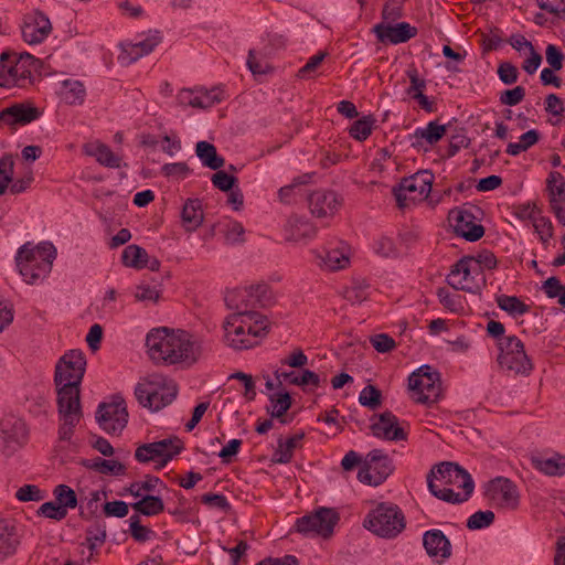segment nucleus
Segmentation results:
<instances>
[{"mask_svg": "<svg viewBox=\"0 0 565 565\" xmlns=\"http://www.w3.org/2000/svg\"><path fill=\"white\" fill-rule=\"evenodd\" d=\"M149 356L169 365H192L201 354L196 339L184 330L154 328L146 337Z\"/></svg>", "mask_w": 565, "mask_h": 565, "instance_id": "f257e3e1", "label": "nucleus"}, {"mask_svg": "<svg viewBox=\"0 0 565 565\" xmlns=\"http://www.w3.org/2000/svg\"><path fill=\"white\" fill-rule=\"evenodd\" d=\"M430 493L448 503H463L472 494L475 482L458 463L444 461L434 466L427 476Z\"/></svg>", "mask_w": 565, "mask_h": 565, "instance_id": "f03ea898", "label": "nucleus"}, {"mask_svg": "<svg viewBox=\"0 0 565 565\" xmlns=\"http://www.w3.org/2000/svg\"><path fill=\"white\" fill-rule=\"evenodd\" d=\"M223 328L227 344L236 350H245L253 348L265 337L269 322L258 311H239L227 316Z\"/></svg>", "mask_w": 565, "mask_h": 565, "instance_id": "7ed1b4c3", "label": "nucleus"}, {"mask_svg": "<svg viewBox=\"0 0 565 565\" xmlns=\"http://www.w3.org/2000/svg\"><path fill=\"white\" fill-rule=\"evenodd\" d=\"M56 248L50 242H26L15 254V266L26 284L43 281L52 270Z\"/></svg>", "mask_w": 565, "mask_h": 565, "instance_id": "20e7f679", "label": "nucleus"}, {"mask_svg": "<svg viewBox=\"0 0 565 565\" xmlns=\"http://www.w3.org/2000/svg\"><path fill=\"white\" fill-rule=\"evenodd\" d=\"M363 526L377 537L392 540L404 531L406 519L397 504L381 502L367 512Z\"/></svg>", "mask_w": 565, "mask_h": 565, "instance_id": "39448f33", "label": "nucleus"}, {"mask_svg": "<svg viewBox=\"0 0 565 565\" xmlns=\"http://www.w3.org/2000/svg\"><path fill=\"white\" fill-rule=\"evenodd\" d=\"M36 67L38 60L29 53L17 56L14 53L3 52L0 56V86L6 88L25 86L30 83Z\"/></svg>", "mask_w": 565, "mask_h": 565, "instance_id": "423d86ee", "label": "nucleus"}, {"mask_svg": "<svg viewBox=\"0 0 565 565\" xmlns=\"http://www.w3.org/2000/svg\"><path fill=\"white\" fill-rule=\"evenodd\" d=\"M265 388H279L284 386H321L319 374L305 367H271V371H263Z\"/></svg>", "mask_w": 565, "mask_h": 565, "instance_id": "0eeeda50", "label": "nucleus"}, {"mask_svg": "<svg viewBox=\"0 0 565 565\" xmlns=\"http://www.w3.org/2000/svg\"><path fill=\"white\" fill-rule=\"evenodd\" d=\"M500 353L498 362L502 370L515 375H527L532 371V362L527 356L523 342L515 335H508L498 342Z\"/></svg>", "mask_w": 565, "mask_h": 565, "instance_id": "6e6552de", "label": "nucleus"}, {"mask_svg": "<svg viewBox=\"0 0 565 565\" xmlns=\"http://www.w3.org/2000/svg\"><path fill=\"white\" fill-rule=\"evenodd\" d=\"M447 282L457 290L476 294L486 285V277L480 273L476 262L465 256L452 266Z\"/></svg>", "mask_w": 565, "mask_h": 565, "instance_id": "1a4fd4ad", "label": "nucleus"}, {"mask_svg": "<svg viewBox=\"0 0 565 565\" xmlns=\"http://www.w3.org/2000/svg\"><path fill=\"white\" fill-rule=\"evenodd\" d=\"M86 360L82 351L71 350L55 366L56 388H78L85 373Z\"/></svg>", "mask_w": 565, "mask_h": 565, "instance_id": "9d476101", "label": "nucleus"}, {"mask_svg": "<svg viewBox=\"0 0 565 565\" xmlns=\"http://www.w3.org/2000/svg\"><path fill=\"white\" fill-rule=\"evenodd\" d=\"M482 489L484 498L495 508L515 510L520 504V490L507 477H495L487 481Z\"/></svg>", "mask_w": 565, "mask_h": 565, "instance_id": "9b49d317", "label": "nucleus"}, {"mask_svg": "<svg viewBox=\"0 0 565 565\" xmlns=\"http://www.w3.org/2000/svg\"><path fill=\"white\" fill-rule=\"evenodd\" d=\"M339 519V513L334 509L319 508L315 512L297 519L296 529L306 536L328 537L332 535Z\"/></svg>", "mask_w": 565, "mask_h": 565, "instance_id": "f8f14e48", "label": "nucleus"}, {"mask_svg": "<svg viewBox=\"0 0 565 565\" xmlns=\"http://www.w3.org/2000/svg\"><path fill=\"white\" fill-rule=\"evenodd\" d=\"M393 462L381 449H373L366 455L364 465L359 469L358 480L364 484L377 487L393 472Z\"/></svg>", "mask_w": 565, "mask_h": 565, "instance_id": "ddd939ff", "label": "nucleus"}, {"mask_svg": "<svg viewBox=\"0 0 565 565\" xmlns=\"http://www.w3.org/2000/svg\"><path fill=\"white\" fill-rule=\"evenodd\" d=\"M434 174L429 171H419L408 178H404L395 190V196L401 206L407 202H420L428 199L431 192Z\"/></svg>", "mask_w": 565, "mask_h": 565, "instance_id": "4468645a", "label": "nucleus"}, {"mask_svg": "<svg viewBox=\"0 0 565 565\" xmlns=\"http://www.w3.org/2000/svg\"><path fill=\"white\" fill-rule=\"evenodd\" d=\"M96 419L106 433H121L128 422V412L124 398L117 394L113 396L111 401L99 404Z\"/></svg>", "mask_w": 565, "mask_h": 565, "instance_id": "2eb2a0df", "label": "nucleus"}, {"mask_svg": "<svg viewBox=\"0 0 565 565\" xmlns=\"http://www.w3.org/2000/svg\"><path fill=\"white\" fill-rule=\"evenodd\" d=\"M182 448V443L178 437H169L139 446L135 451V458L142 463L160 459L159 468H163L181 452Z\"/></svg>", "mask_w": 565, "mask_h": 565, "instance_id": "dca6fc26", "label": "nucleus"}, {"mask_svg": "<svg viewBox=\"0 0 565 565\" xmlns=\"http://www.w3.org/2000/svg\"><path fill=\"white\" fill-rule=\"evenodd\" d=\"M370 429L372 435L379 439L397 443L407 440L409 425L392 412L386 411L372 418Z\"/></svg>", "mask_w": 565, "mask_h": 565, "instance_id": "f3484780", "label": "nucleus"}, {"mask_svg": "<svg viewBox=\"0 0 565 565\" xmlns=\"http://www.w3.org/2000/svg\"><path fill=\"white\" fill-rule=\"evenodd\" d=\"M267 292L268 287L266 285H252L228 291L225 296V302L235 312L256 311L257 306L266 305L268 300Z\"/></svg>", "mask_w": 565, "mask_h": 565, "instance_id": "a211bd4d", "label": "nucleus"}, {"mask_svg": "<svg viewBox=\"0 0 565 565\" xmlns=\"http://www.w3.org/2000/svg\"><path fill=\"white\" fill-rule=\"evenodd\" d=\"M311 253L315 255L318 266L323 270H342L350 265L351 248L344 242H339L334 247L312 249Z\"/></svg>", "mask_w": 565, "mask_h": 565, "instance_id": "6ab92c4d", "label": "nucleus"}, {"mask_svg": "<svg viewBox=\"0 0 565 565\" xmlns=\"http://www.w3.org/2000/svg\"><path fill=\"white\" fill-rule=\"evenodd\" d=\"M448 217L455 232L469 242H476L484 234L483 226L477 222L471 207L452 209Z\"/></svg>", "mask_w": 565, "mask_h": 565, "instance_id": "aec40b11", "label": "nucleus"}, {"mask_svg": "<svg viewBox=\"0 0 565 565\" xmlns=\"http://www.w3.org/2000/svg\"><path fill=\"white\" fill-rule=\"evenodd\" d=\"M22 38L29 44L42 43L52 32V24L46 14L34 10L23 18Z\"/></svg>", "mask_w": 565, "mask_h": 565, "instance_id": "412c9836", "label": "nucleus"}, {"mask_svg": "<svg viewBox=\"0 0 565 565\" xmlns=\"http://www.w3.org/2000/svg\"><path fill=\"white\" fill-rule=\"evenodd\" d=\"M373 32L382 43L399 44L414 38L417 34V29L407 22L396 24L382 22L374 25Z\"/></svg>", "mask_w": 565, "mask_h": 565, "instance_id": "4be33fe9", "label": "nucleus"}, {"mask_svg": "<svg viewBox=\"0 0 565 565\" xmlns=\"http://www.w3.org/2000/svg\"><path fill=\"white\" fill-rule=\"evenodd\" d=\"M161 42L158 32L150 34L138 42H129L121 45V52L118 61L121 65H130L139 58L150 54L154 47Z\"/></svg>", "mask_w": 565, "mask_h": 565, "instance_id": "5701e85b", "label": "nucleus"}, {"mask_svg": "<svg viewBox=\"0 0 565 565\" xmlns=\"http://www.w3.org/2000/svg\"><path fill=\"white\" fill-rule=\"evenodd\" d=\"M341 205L338 194L333 191L317 190L309 194L308 206L317 217L333 216Z\"/></svg>", "mask_w": 565, "mask_h": 565, "instance_id": "b1692460", "label": "nucleus"}, {"mask_svg": "<svg viewBox=\"0 0 565 565\" xmlns=\"http://www.w3.org/2000/svg\"><path fill=\"white\" fill-rule=\"evenodd\" d=\"M0 431L3 441L9 447L21 446L28 438V428L24 420L14 414H4L0 419Z\"/></svg>", "mask_w": 565, "mask_h": 565, "instance_id": "393cba45", "label": "nucleus"}, {"mask_svg": "<svg viewBox=\"0 0 565 565\" xmlns=\"http://www.w3.org/2000/svg\"><path fill=\"white\" fill-rule=\"evenodd\" d=\"M426 553L438 562H445L451 556V544L441 530H428L423 535Z\"/></svg>", "mask_w": 565, "mask_h": 565, "instance_id": "a878e982", "label": "nucleus"}, {"mask_svg": "<svg viewBox=\"0 0 565 565\" xmlns=\"http://www.w3.org/2000/svg\"><path fill=\"white\" fill-rule=\"evenodd\" d=\"M509 43L520 53L521 56L524 57L522 63L523 71L530 75L534 74L542 63V56L535 51L533 44L521 34L512 35Z\"/></svg>", "mask_w": 565, "mask_h": 565, "instance_id": "bb28decb", "label": "nucleus"}, {"mask_svg": "<svg viewBox=\"0 0 565 565\" xmlns=\"http://www.w3.org/2000/svg\"><path fill=\"white\" fill-rule=\"evenodd\" d=\"M58 419L81 422L83 417L79 391H57Z\"/></svg>", "mask_w": 565, "mask_h": 565, "instance_id": "cd10ccee", "label": "nucleus"}, {"mask_svg": "<svg viewBox=\"0 0 565 565\" xmlns=\"http://www.w3.org/2000/svg\"><path fill=\"white\" fill-rule=\"evenodd\" d=\"M139 404L156 413L170 405L177 397L175 391H135Z\"/></svg>", "mask_w": 565, "mask_h": 565, "instance_id": "c85d7f7f", "label": "nucleus"}, {"mask_svg": "<svg viewBox=\"0 0 565 565\" xmlns=\"http://www.w3.org/2000/svg\"><path fill=\"white\" fill-rule=\"evenodd\" d=\"M532 466L540 472L550 477L565 475V455L553 452L551 456L536 455L531 458Z\"/></svg>", "mask_w": 565, "mask_h": 565, "instance_id": "c756f323", "label": "nucleus"}, {"mask_svg": "<svg viewBox=\"0 0 565 565\" xmlns=\"http://www.w3.org/2000/svg\"><path fill=\"white\" fill-rule=\"evenodd\" d=\"M87 156L93 157L96 161L107 168L118 169L121 167V157L115 153L107 145L94 140L84 146Z\"/></svg>", "mask_w": 565, "mask_h": 565, "instance_id": "7c9ffc66", "label": "nucleus"}, {"mask_svg": "<svg viewBox=\"0 0 565 565\" xmlns=\"http://www.w3.org/2000/svg\"><path fill=\"white\" fill-rule=\"evenodd\" d=\"M56 94L67 105H82L86 98V88L81 81L66 78L58 83Z\"/></svg>", "mask_w": 565, "mask_h": 565, "instance_id": "2f4dec72", "label": "nucleus"}, {"mask_svg": "<svg viewBox=\"0 0 565 565\" xmlns=\"http://www.w3.org/2000/svg\"><path fill=\"white\" fill-rule=\"evenodd\" d=\"M316 227L306 218L292 216L285 226L286 239L290 242H307L316 236Z\"/></svg>", "mask_w": 565, "mask_h": 565, "instance_id": "473e14b6", "label": "nucleus"}, {"mask_svg": "<svg viewBox=\"0 0 565 565\" xmlns=\"http://www.w3.org/2000/svg\"><path fill=\"white\" fill-rule=\"evenodd\" d=\"M446 134V126L437 121H430L425 127L417 128L412 135V145L414 147L433 146L437 143Z\"/></svg>", "mask_w": 565, "mask_h": 565, "instance_id": "72a5a7b5", "label": "nucleus"}, {"mask_svg": "<svg viewBox=\"0 0 565 565\" xmlns=\"http://www.w3.org/2000/svg\"><path fill=\"white\" fill-rule=\"evenodd\" d=\"M440 385V373L428 364L419 366L408 376V388H435Z\"/></svg>", "mask_w": 565, "mask_h": 565, "instance_id": "f704fd0d", "label": "nucleus"}, {"mask_svg": "<svg viewBox=\"0 0 565 565\" xmlns=\"http://www.w3.org/2000/svg\"><path fill=\"white\" fill-rule=\"evenodd\" d=\"M39 117L36 108L25 105H14L0 113V120L7 125H25Z\"/></svg>", "mask_w": 565, "mask_h": 565, "instance_id": "c9c22d12", "label": "nucleus"}, {"mask_svg": "<svg viewBox=\"0 0 565 565\" xmlns=\"http://www.w3.org/2000/svg\"><path fill=\"white\" fill-rule=\"evenodd\" d=\"M163 487V482L160 478L147 475L142 480L134 481L124 489L121 495H131L138 500L147 495H153L159 488Z\"/></svg>", "mask_w": 565, "mask_h": 565, "instance_id": "e433bc0d", "label": "nucleus"}, {"mask_svg": "<svg viewBox=\"0 0 565 565\" xmlns=\"http://www.w3.org/2000/svg\"><path fill=\"white\" fill-rule=\"evenodd\" d=\"M18 544L19 540L13 523L7 519H0V561L13 555Z\"/></svg>", "mask_w": 565, "mask_h": 565, "instance_id": "4c0bfd02", "label": "nucleus"}, {"mask_svg": "<svg viewBox=\"0 0 565 565\" xmlns=\"http://www.w3.org/2000/svg\"><path fill=\"white\" fill-rule=\"evenodd\" d=\"M291 406V397L287 391H270L268 395L267 413L273 418H279L280 423L286 424L284 415Z\"/></svg>", "mask_w": 565, "mask_h": 565, "instance_id": "58836bf2", "label": "nucleus"}, {"mask_svg": "<svg viewBox=\"0 0 565 565\" xmlns=\"http://www.w3.org/2000/svg\"><path fill=\"white\" fill-rule=\"evenodd\" d=\"M181 218L188 232H194L203 223L202 203L198 199H189L182 209Z\"/></svg>", "mask_w": 565, "mask_h": 565, "instance_id": "ea45409f", "label": "nucleus"}, {"mask_svg": "<svg viewBox=\"0 0 565 565\" xmlns=\"http://www.w3.org/2000/svg\"><path fill=\"white\" fill-rule=\"evenodd\" d=\"M305 437L302 431L296 433L287 439H279L273 460L277 463H288L294 457V451L301 447Z\"/></svg>", "mask_w": 565, "mask_h": 565, "instance_id": "a19ab883", "label": "nucleus"}, {"mask_svg": "<svg viewBox=\"0 0 565 565\" xmlns=\"http://www.w3.org/2000/svg\"><path fill=\"white\" fill-rule=\"evenodd\" d=\"M546 192L551 207L565 205V179L559 172L552 171L548 173Z\"/></svg>", "mask_w": 565, "mask_h": 565, "instance_id": "79ce46f5", "label": "nucleus"}, {"mask_svg": "<svg viewBox=\"0 0 565 565\" xmlns=\"http://www.w3.org/2000/svg\"><path fill=\"white\" fill-rule=\"evenodd\" d=\"M195 153L202 164L212 170H217L224 166V159L217 154L214 145L207 141H199L195 147Z\"/></svg>", "mask_w": 565, "mask_h": 565, "instance_id": "37998d69", "label": "nucleus"}, {"mask_svg": "<svg viewBox=\"0 0 565 565\" xmlns=\"http://www.w3.org/2000/svg\"><path fill=\"white\" fill-rule=\"evenodd\" d=\"M82 465L85 468L108 476H122L126 471V468L121 462L117 460L103 459L100 457H96L94 459H85L83 460Z\"/></svg>", "mask_w": 565, "mask_h": 565, "instance_id": "c03bdc74", "label": "nucleus"}, {"mask_svg": "<svg viewBox=\"0 0 565 565\" xmlns=\"http://www.w3.org/2000/svg\"><path fill=\"white\" fill-rule=\"evenodd\" d=\"M121 262L126 267L142 269L148 265V253L138 245H128L122 250Z\"/></svg>", "mask_w": 565, "mask_h": 565, "instance_id": "a18cd8bd", "label": "nucleus"}, {"mask_svg": "<svg viewBox=\"0 0 565 565\" xmlns=\"http://www.w3.org/2000/svg\"><path fill=\"white\" fill-rule=\"evenodd\" d=\"M132 510L146 516H154L164 510V503L159 495H147L130 504Z\"/></svg>", "mask_w": 565, "mask_h": 565, "instance_id": "49530a36", "label": "nucleus"}, {"mask_svg": "<svg viewBox=\"0 0 565 565\" xmlns=\"http://www.w3.org/2000/svg\"><path fill=\"white\" fill-rule=\"evenodd\" d=\"M495 302L501 310L513 318L521 317L530 310V307L515 296L498 295Z\"/></svg>", "mask_w": 565, "mask_h": 565, "instance_id": "de8ad7c7", "label": "nucleus"}, {"mask_svg": "<svg viewBox=\"0 0 565 565\" xmlns=\"http://www.w3.org/2000/svg\"><path fill=\"white\" fill-rule=\"evenodd\" d=\"M540 139V134L535 129L527 130L522 134L518 142H510L507 147V153L510 156H518L534 146Z\"/></svg>", "mask_w": 565, "mask_h": 565, "instance_id": "09e8293b", "label": "nucleus"}, {"mask_svg": "<svg viewBox=\"0 0 565 565\" xmlns=\"http://www.w3.org/2000/svg\"><path fill=\"white\" fill-rule=\"evenodd\" d=\"M54 501H56L67 513L77 507V495L75 491L66 484H57L53 490Z\"/></svg>", "mask_w": 565, "mask_h": 565, "instance_id": "8fccbe9b", "label": "nucleus"}, {"mask_svg": "<svg viewBox=\"0 0 565 565\" xmlns=\"http://www.w3.org/2000/svg\"><path fill=\"white\" fill-rule=\"evenodd\" d=\"M198 92L201 103V109L211 108L225 99V93L223 88L220 86H214L211 88L199 86Z\"/></svg>", "mask_w": 565, "mask_h": 565, "instance_id": "3c124183", "label": "nucleus"}, {"mask_svg": "<svg viewBox=\"0 0 565 565\" xmlns=\"http://www.w3.org/2000/svg\"><path fill=\"white\" fill-rule=\"evenodd\" d=\"M221 233L224 235L225 241L228 244H237L244 241V227L243 225L233 220H226L218 224Z\"/></svg>", "mask_w": 565, "mask_h": 565, "instance_id": "603ef678", "label": "nucleus"}, {"mask_svg": "<svg viewBox=\"0 0 565 565\" xmlns=\"http://www.w3.org/2000/svg\"><path fill=\"white\" fill-rule=\"evenodd\" d=\"M374 122L375 119L372 116H364L355 120L350 127V136L359 141L367 139L373 130Z\"/></svg>", "mask_w": 565, "mask_h": 565, "instance_id": "864d4df0", "label": "nucleus"}, {"mask_svg": "<svg viewBox=\"0 0 565 565\" xmlns=\"http://www.w3.org/2000/svg\"><path fill=\"white\" fill-rule=\"evenodd\" d=\"M542 289L548 298H557V302L565 308V285L558 278H547Z\"/></svg>", "mask_w": 565, "mask_h": 565, "instance_id": "5fc2aeb1", "label": "nucleus"}, {"mask_svg": "<svg viewBox=\"0 0 565 565\" xmlns=\"http://www.w3.org/2000/svg\"><path fill=\"white\" fill-rule=\"evenodd\" d=\"M409 398L426 407L436 405L443 397V391H408Z\"/></svg>", "mask_w": 565, "mask_h": 565, "instance_id": "6e6d98bb", "label": "nucleus"}, {"mask_svg": "<svg viewBox=\"0 0 565 565\" xmlns=\"http://www.w3.org/2000/svg\"><path fill=\"white\" fill-rule=\"evenodd\" d=\"M79 423L77 420L58 419L57 447L73 444L74 431Z\"/></svg>", "mask_w": 565, "mask_h": 565, "instance_id": "4d7b16f0", "label": "nucleus"}, {"mask_svg": "<svg viewBox=\"0 0 565 565\" xmlns=\"http://www.w3.org/2000/svg\"><path fill=\"white\" fill-rule=\"evenodd\" d=\"M494 513L490 510L477 511L467 520L469 530H481L490 526L494 521Z\"/></svg>", "mask_w": 565, "mask_h": 565, "instance_id": "13d9d810", "label": "nucleus"}, {"mask_svg": "<svg viewBox=\"0 0 565 565\" xmlns=\"http://www.w3.org/2000/svg\"><path fill=\"white\" fill-rule=\"evenodd\" d=\"M15 498L21 502H39L45 498V491L35 484H24L17 490Z\"/></svg>", "mask_w": 565, "mask_h": 565, "instance_id": "bf43d9fd", "label": "nucleus"}, {"mask_svg": "<svg viewBox=\"0 0 565 565\" xmlns=\"http://www.w3.org/2000/svg\"><path fill=\"white\" fill-rule=\"evenodd\" d=\"M177 102L181 107L201 109L198 87L181 89L177 95Z\"/></svg>", "mask_w": 565, "mask_h": 565, "instance_id": "052dcab7", "label": "nucleus"}, {"mask_svg": "<svg viewBox=\"0 0 565 565\" xmlns=\"http://www.w3.org/2000/svg\"><path fill=\"white\" fill-rule=\"evenodd\" d=\"M535 233L543 243H547L553 236V225L550 218L537 215L532 222Z\"/></svg>", "mask_w": 565, "mask_h": 565, "instance_id": "680f3d73", "label": "nucleus"}, {"mask_svg": "<svg viewBox=\"0 0 565 565\" xmlns=\"http://www.w3.org/2000/svg\"><path fill=\"white\" fill-rule=\"evenodd\" d=\"M359 403L371 411H375L382 406V391H360Z\"/></svg>", "mask_w": 565, "mask_h": 565, "instance_id": "e2e57ef3", "label": "nucleus"}, {"mask_svg": "<svg viewBox=\"0 0 565 565\" xmlns=\"http://www.w3.org/2000/svg\"><path fill=\"white\" fill-rule=\"evenodd\" d=\"M309 179L310 177L308 174H305L295 178L290 184L281 186L278 191L279 200L282 203H290L296 189H298L302 184H306L309 181Z\"/></svg>", "mask_w": 565, "mask_h": 565, "instance_id": "0e129e2a", "label": "nucleus"}, {"mask_svg": "<svg viewBox=\"0 0 565 565\" xmlns=\"http://www.w3.org/2000/svg\"><path fill=\"white\" fill-rule=\"evenodd\" d=\"M39 514L47 519L61 521L66 518L67 512L56 501H50L39 508Z\"/></svg>", "mask_w": 565, "mask_h": 565, "instance_id": "69168bd1", "label": "nucleus"}, {"mask_svg": "<svg viewBox=\"0 0 565 565\" xmlns=\"http://www.w3.org/2000/svg\"><path fill=\"white\" fill-rule=\"evenodd\" d=\"M308 364V356L301 349H296L280 360L279 367H305Z\"/></svg>", "mask_w": 565, "mask_h": 565, "instance_id": "338daca9", "label": "nucleus"}, {"mask_svg": "<svg viewBox=\"0 0 565 565\" xmlns=\"http://www.w3.org/2000/svg\"><path fill=\"white\" fill-rule=\"evenodd\" d=\"M161 173L174 180H182L189 174V168L184 162L166 163L161 167Z\"/></svg>", "mask_w": 565, "mask_h": 565, "instance_id": "774afa93", "label": "nucleus"}]
</instances>
